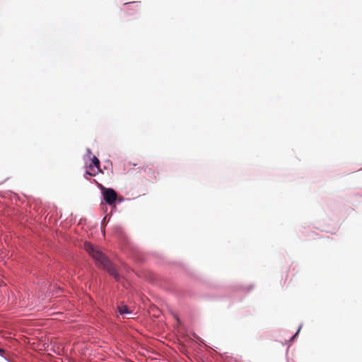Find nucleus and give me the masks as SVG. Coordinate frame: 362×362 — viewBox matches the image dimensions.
<instances>
[{
	"label": "nucleus",
	"instance_id": "obj_1",
	"mask_svg": "<svg viewBox=\"0 0 362 362\" xmlns=\"http://www.w3.org/2000/svg\"><path fill=\"white\" fill-rule=\"evenodd\" d=\"M83 248L92 257L98 267L106 269L110 275L115 278V279H119L118 273L111 264L109 259L101 251L88 242L84 243Z\"/></svg>",
	"mask_w": 362,
	"mask_h": 362
},
{
	"label": "nucleus",
	"instance_id": "obj_2",
	"mask_svg": "<svg viewBox=\"0 0 362 362\" xmlns=\"http://www.w3.org/2000/svg\"><path fill=\"white\" fill-rule=\"evenodd\" d=\"M103 195L104 200L109 205H112L113 204H115L117 198V192L113 189L111 188H103Z\"/></svg>",
	"mask_w": 362,
	"mask_h": 362
},
{
	"label": "nucleus",
	"instance_id": "obj_3",
	"mask_svg": "<svg viewBox=\"0 0 362 362\" xmlns=\"http://www.w3.org/2000/svg\"><path fill=\"white\" fill-rule=\"evenodd\" d=\"M100 172H101V170L99 167H95L94 165H92V164H90L88 165V170L86 172V175H88L90 176H95Z\"/></svg>",
	"mask_w": 362,
	"mask_h": 362
},
{
	"label": "nucleus",
	"instance_id": "obj_4",
	"mask_svg": "<svg viewBox=\"0 0 362 362\" xmlns=\"http://www.w3.org/2000/svg\"><path fill=\"white\" fill-rule=\"evenodd\" d=\"M118 311L120 313V315L124 316L131 314L132 313L126 305H122L118 306Z\"/></svg>",
	"mask_w": 362,
	"mask_h": 362
},
{
	"label": "nucleus",
	"instance_id": "obj_5",
	"mask_svg": "<svg viewBox=\"0 0 362 362\" xmlns=\"http://www.w3.org/2000/svg\"><path fill=\"white\" fill-rule=\"evenodd\" d=\"M90 164H92V165H94L95 167H99L100 168V160L95 156H93V158H92V162H91Z\"/></svg>",
	"mask_w": 362,
	"mask_h": 362
},
{
	"label": "nucleus",
	"instance_id": "obj_6",
	"mask_svg": "<svg viewBox=\"0 0 362 362\" xmlns=\"http://www.w3.org/2000/svg\"><path fill=\"white\" fill-rule=\"evenodd\" d=\"M301 327H299L298 330L297 331V332L295 334V335L292 337V339L295 338L299 333L300 332V329Z\"/></svg>",
	"mask_w": 362,
	"mask_h": 362
},
{
	"label": "nucleus",
	"instance_id": "obj_7",
	"mask_svg": "<svg viewBox=\"0 0 362 362\" xmlns=\"http://www.w3.org/2000/svg\"><path fill=\"white\" fill-rule=\"evenodd\" d=\"M3 353H4V351L2 349H0V355H2Z\"/></svg>",
	"mask_w": 362,
	"mask_h": 362
},
{
	"label": "nucleus",
	"instance_id": "obj_8",
	"mask_svg": "<svg viewBox=\"0 0 362 362\" xmlns=\"http://www.w3.org/2000/svg\"><path fill=\"white\" fill-rule=\"evenodd\" d=\"M88 153H91L90 149H88Z\"/></svg>",
	"mask_w": 362,
	"mask_h": 362
}]
</instances>
